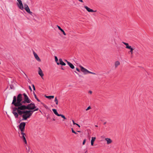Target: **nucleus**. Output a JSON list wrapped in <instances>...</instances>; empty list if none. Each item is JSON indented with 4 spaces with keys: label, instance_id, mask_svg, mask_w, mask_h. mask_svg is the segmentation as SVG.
I'll return each instance as SVG.
<instances>
[{
    "label": "nucleus",
    "instance_id": "f257e3e1",
    "mask_svg": "<svg viewBox=\"0 0 153 153\" xmlns=\"http://www.w3.org/2000/svg\"><path fill=\"white\" fill-rule=\"evenodd\" d=\"M22 100V94H19L17 97L14 96L13 98V100L12 102V104L13 105L16 107L13 108L12 113L14 114L16 118H17L19 114V112L23 110L21 109L22 106V103L21 101Z\"/></svg>",
    "mask_w": 153,
    "mask_h": 153
},
{
    "label": "nucleus",
    "instance_id": "f03ea898",
    "mask_svg": "<svg viewBox=\"0 0 153 153\" xmlns=\"http://www.w3.org/2000/svg\"><path fill=\"white\" fill-rule=\"evenodd\" d=\"M33 112V111L23 110L21 111H19V115L22 116V120H26L30 117Z\"/></svg>",
    "mask_w": 153,
    "mask_h": 153
},
{
    "label": "nucleus",
    "instance_id": "7ed1b4c3",
    "mask_svg": "<svg viewBox=\"0 0 153 153\" xmlns=\"http://www.w3.org/2000/svg\"><path fill=\"white\" fill-rule=\"evenodd\" d=\"M18 7L19 9L21 10H23L24 8L25 11L30 15L33 16L35 14L30 11V10L28 6L26 4H24V7L23 6L22 2L18 3L17 4Z\"/></svg>",
    "mask_w": 153,
    "mask_h": 153
},
{
    "label": "nucleus",
    "instance_id": "20e7f679",
    "mask_svg": "<svg viewBox=\"0 0 153 153\" xmlns=\"http://www.w3.org/2000/svg\"><path fill=\"white\" fill-rule=\"evenodd\" d=\"M21 109H23V110H25L26 109L28 110H33L36 108L35 105L34 103H31L30 104H28L27 105H22V106Z\"/></svg>",
    "mask_w": 153,
    "mask_h": 153
},
{
    "label": "nucleus",
    "instance_id": "39448f33",
    "mask_svg": "<svg viewBox=\"0 0 153 153\" xmlns=\"http://www.w3.org/2000/svg\"><path fill=\"white\" fill-rule=\"evenodd\" d=\"M24 98V100L21 101V102L22 103V105H23V103H30L31 102V100L29 99L27 95L25 94L24 93L23 94Z\"/></svg>",
    "mask_w": 153,
    "mask_h": 153
},
{
    "label": "nucleus",
    "instance_id": "423d86ee",
    "mask_svg": "<svg viewBox=\"0 0 153 153\" xmlns=\"http://www.w3.org/2000/svg\"><path fill=\"white\" fill-rule=\"evenodd\" d=\"M80 67L81 68V71L82 72H83L84 73V74H87V73L92 74L94 75L96 74L95 73L92 72L88 71L87 69L84 68L83 67L81 66H80Z\"/></svg>",
    "mask_w": 153,
    "mask_h": 153
},
{
    "label": "nucleus",
    "instance_id": "0eeeda50",
    "mask_svg": "<svg viewBox=\"0 0 153 153\" xmlns=\"http://www.w3.org/2000/svg\"><path fill=\"white\" fill-rule=\"evenodd\" d=\"M52 111H53L54 114L57 116L61 117L62 118H63L64 120H66V118L63 114H58L57 112V111L56 110V109H53Z\"/></svg>",
    "mask_w": 153,
    "mask_h": 153
},
{
    "label": "nucleus",
    "instance_id": "6e6552de",
    "mask_svg": "<svg viewBox=\"0 0 153 153\" xmlns=\"http://www.w3.org/2000/svg\"><path fill=\"white\" fill-rule=\"evenodd\" d=\"M26 123L25 122H22L19 124V128L20 129L21 132H24L25 128Z\"/></svg>",
    "mask_w": 153,
    "mask_h": 153
},
{
    "label": "nucleus",
    "instance_id": "1a4fd4ad",
    "mask_svg": "<svg viewBox=\"0 0 153 153\" xmlns=\"http://www.w3.org/2000/svg\"><path fill=\"white\" fill-rule=\"evenodd\" d=\"M25 134L24 133V132H21V136L20 137L22 139L23 142L25 143V144H27V142L25 138Z\"/></svg>",
    "mask_w": 153,
    "mask_h": 153
},
{
    "label": "nucleus",
    "instance_id": "9d476101",
    "mask_svg": "<svg viewBox=\"0 0 153 153\" xmlns=\"http://www.w3.org/2000/svg\"><path fill=\"white\" fill-rule=\"evenodd\" d=\"M33 54L36 59L38 62H40L41 60L37 53L34 51H33Z\"/></svg>",
    "mask_w": 153,
    "mask_h": 153
},
{
    "label": "nucleus",
    "instance_id": "9b49d317",
    "mask_svg": "<svg viewBox=\"0 0 153 153\" xmlns=\"http://www.w3.org/2000/svg\"><path fill=\"white\" fill-rule=\"evenodd\" d=\"M84 8L86 9L87 11L88 12H96L97 10H94L92 9H90L87 6H84Z\"/></svg>",
    "mask_w": 153,
    "mask_h": 153
},
{
    "label": "nucleus",
    "instance_id": "f8f14e48",
    "mask_svg": "<svg viewBox=\"0 0 153 153\" xmlns=\"http://www.w3.org/2000/svg\"><path fill=\"white\" fill-rule=\"evenodd\" d=\"M105 140L107 144H111L112 142V140L110 138H105Z\"/></svg>",
    "mask_w": 153,
    "mask_h": 153
},
{
    "label": "nucleus",
    "instance_id": "ddd939ff",
    "mask_svg": "<svg viewBox=\"0 0 153 153\" xmlns=\"http://www.w3.org/2000/svg\"><path fill=\"white\" fill-rule=\"evenodd\" d=\"M59 61L60 62L59 63V62H57V65H59V64H60L61 65H66V64L65 63H64L62 61V59H59Z\"/></svg>",
    "mask_w": 153,
    "mask_h": 153
},
{
    "label": "nucleus",
    "instance_id": "4468645a",
    "mask_svg": "<svg viewBox=\"0 0 153 153\" xmlns=\"http://www.w3.org/2000/svg\"><path fill=\"white\" fill-rule=\"evenodd\" d=\"M128 49L130 50V51L128 52V53H130L131 54V56L132 57L133 56V51L134 50V49L131 47Z\"/></svg>",
    "mask_w": 153,
    "mask_h": 153
},
{
    "label": "nucleus",
    "instance_id": "2eb2a0df",
    "mask_svg": "<svg viewBox=\"0 0 153 153\" xmlns=\"http://www.w3.org/2000/svg\"><path fill=\"white\" fill-rule=\"evenodd\" d=\"M39 72H38L39 74L40 75V76L41 77H42L44 76V74L43 73V72L40 68L39 67Z\"/></svg>",
    "mask_w": 153,
    "mask_h": 153
},
{
    "label": "nucleus",
    "instance_id": "dca6fc26",
    "mask_svg": "<svg viewBox=\"0 0 153 153\" xmlns=\"http://www.w3.org/2000/svg\"><path fill=\"white\" fill-rule=\"evenodd\" d=\"M122 43H123L125 45H126V48L127 49H128L130 47H131V46H130L128 43H126L124 42H122Z\"/></svg>",
    "mask_w": 153,
    "mask_h": 153
},
{
    "label": "nucleus",
    "instance_id": "f3484780",
    "mask_svg": "<svg viewBox=\"0 0 153 153\" xmlns=\"http://www.w3.org/2000/svg\"><path fill=\"white\" fill-rule=\"evenodd\" d=\"M68 64L71 68L73 69L74 68V65L71 62H68Z\"/></svg>",
    "mask_w": 153,
    "mask_h": 153
},
{
    "label": "nucleus",
    "instance_id": "a211bd4d",
    "mask_svg": "<svg viewBox=\"0 0 153 153\" xmlns=\"http://www.w3.org/2000/svg\"><path fill=\"white\" fill-rule=\"evenodd\" d=\"M95 139H96L95 137H92L91 140V146H93V145L94 142V141Z\"/></svg>",
    "mask_w": 153,
    "mask_h": 153
},
{
    "label": "nucleus",
    "instance_id": "6ab92c4d",
    "mask_svg": "<svg viewBox=\"0 0 153 153\" xmlns=\"http://www.w3.org/2000/svg\"><path fill=\"white\" fill-rule=\"evenodd\" d=\"M120 65V62L118 61H116L114 63V66L115 68H116Z\"/></svg>",
    "mask_w": 153,
    "mask_h": 153
},
{
    "label": "nucleus",
    "instance_id": "aec40b11",
    "mask_svg": "<svg viewBox=\"0 0 153 153\" xmlns=\"http://www.w3.org/2000/svg\"><path fill=\"white\" fill-rule=\"evenodd\" d=\"M45 97L46 98H48L50 99H51L52 98L53 99V98H54V96H45Z\"/></svg>",
    "mask_w": 153,
    "mask_h": 153
},
{
    "label": "nucleus",
    "instance_id": "412c9836",
    "mask_svg": "<svg viewBox=\"0 0 153 153\" xmlns=\"http://www.w3.org/2000/svg\"><path fill=\"white\" fill-rule=\"evenodd\" d=\"M33 94H34V95L35 98L36 99V100L40 102V100L37 98L36 94H35V93L34 92H33Z\"/></svg>",
    "mask_w": 153,
    "mask_h": 153
},
{
    "label": "nucleus",
    "instance_id": "4be33fe9",
    "mask_svg": "<svg viewBox=\"0 0 153 153\" xmlns=\"http://www.w3.org/2000/svg\"><path fill=\"white\" fill-rule=\"evenodd\" d=\"M54 102L57 105L58 104V101L56 97L55 98Z\"/></svg>",
    "mask_w": 153,
    "mask_h": 153
},
{
    "label": "nucleus",
    "instance_id": "5701e85b",
    "mask_svg": "<svg viewBox=\"0 0 153 153\" xmlns=\"http://www.w3.org/2000/svg\"><path fill=\"white\" fill-rule=\"evenodd\" d=\"M43 105L44 107L45 108H46V109H49L47 105H45L44 104H43Z\"/></svg>",
    "mask_w": 153,
    "mask_h": 153
},
{
    "label": "nucleus",
    "instance_id": "b1692460",
    "mask_svg": "<svg viewBox=\"0 0 153 153\" xmlns=\"http://www.w3.org/2000/svg\"><path fill=\"white\" fill-rule=\"evenodd\" d=\"M55 61L56 62V63H57V62H58V59L57 57V56H55Z\"/></svg>",
    "mask_w": 153,
    "mask_h": 153
},
{
    "label": "nucleus",
    "instance_id": "393cba45",
    "mask_svg": "<svg viewBox=\"0 0 153 153\" xmlns=\"http://www.w3.org/2000/svg\"><path fill=\"white\" fill-rule=\"evenodd\" d=\"M61 31L62 32L64 35L65 36L66 35V33H65V32L64 30L62 29V30H61Z\"/></svg>",
    "mask_w": 153,
    "mask_h": 153
},
{
    "label": "nucleus",
    "instance_id": "a878e982",
    "mask_svg": "<svg viewBox=\"0 0 153 153\" xmlns=\"http://www.w3.org/2000/svg\"><path fill=\"white\" fill-rule=\"evenodd\" d=\"M72 131L73 133H74L76 134H77L73 130V128H72Z\"/></svg>",
    "mask_w": 153,
    "mask_h": 153
},
{
    "label": "nucleus",
    "instance_id": "bb28decb",
    "mask_svg": "<svg viewBox=\"0 0 153 153\" xmlns=\"http://www.w3.org/2000/svg\"><path fill=\"white\" fill-rule=\"evenodd\" d=\"M57 27L59 29V30H60V31L61 30H62V29L58 25H57Z\"/></svg>",
    "mask_w": 153,
    "mask_h": 153
},
{
    "label": "nucleus",
    "instance_id": "cd10ccee",
    "mask_svg": "<svg viewBox=\"0 0 153 153\" xmlns=\"http://www.w3.org/2000/svg\"><path fill=\"white\" fill-rule=\"evenodd\" d=\"M85 142H86V139H84L83 141V143H82V144L83 145H84L85 144Z\"/></svg>",
    "mask_w": 153,
    "mask_h": 153
},
{
    "label": "nucleus",
    "instance_id": "c85d7f7f",
    "mask_svg": "<svg viewBox=\"0 0 153 153\" xmlns=\"http://www.w3.org/2000/svg\"><path fill=\"white\" fill-rule=\"evenodd\" d=\"M91 108V107H90V106H89V107H88V108L86 109V111H87L90 109Z\"/></svg>",
    "mask_w": 153,
    "mask_h": 153
},
{
    "label": "nucleus",
    "instance_id": "c756f323",
    "mask_svg": "<svg viewBox=\"0 0 153 153\" xmlns=\"http://www.w3.org/2000/svg\"><path fill=\"white\" fill-rule=\"evenodd\" d=\"M32 86L33 87V90L34 91L35 90V86H34V85L33 84L32 85Z\"/></svg>",
    "mask_w": 153,
    "mask_h": 153
},
{
    "label": "nucleus",
    "instance_id": "7c9ffc66",
    "mask_svg": "<svg viewBox=\"0 0 153 153\" xmlns=\"http://www.w3.org/2000/svg\"><path fill=\"white\" fill-rule=\"evenodd\" d=\"M39 110V108H36L35 110H33V112L34 111H38V110Z\"/></svg>",
    "mask_w": 153,
    "mask_h": 153
},
{
    "label": "nucleus",
    "instance_id": "2f4dec72",
    "mask_svg": "<svg viewBox=\"0 0 153 153\" xmlns=\"http://www.w3.org/2000/svg\"><path fill=\"white\" fill-rule=\"evenodd\" d=\"M76 70L77 71H78V72H80V70H79L78 68H76Z\"/></svg>",
    "mask_w": 153,
    "mask_h": 153
},
{
    "label": "nucleus",
    "instance_id": "473e14b6",
    "mask_svg": "<svg viewBox=\"0 0 153 153\" xmlns=\"http://www.w3.org/2000/svg\"><path fill=\"white\" fill-rule=\"evenodd\" d=\"M72 122L73 123V124L74 125H76V123H75L74 121V120H72Z\"/></svg>",
    "mask_w": 153,
    "mask_h": 153
},
{
    "label": "nucleus",
    "instance_id": "72a5a7b5",
    "mask_svg": "<svg viewBox=\"0 0 153 153\" xmlns=\"http://www.w3.org/2000/svg\"><path fill=\"white\" fill-rule=\"evenodd\" d=\"M78 1L81 2H82V3L83 2V1L82 0H78Z\"/></svg>",
    "mask_w": 153,
    "mask_h": 153
},
{
    "label": "nucleus",
    "instance_id": "f704fd0d",
    "mask_svg": "<svg viewBox=\"0 0 153 153\" xmlns=\"http://www.w3.org/2000/svg\"><path fill=\"white\" fill-rule=\"evenodd\" d=\"M88 93H90V94H91L92 93V91H88Z\"/></svg>",
    "mask_w": 153,
    "mask_h": 153
},
{
    "label": "nucleus",
    "instance_id": "c9c22d12",
    "mask_svg": "<svg viewBox=\"0 0 153 153\" xmlns=\"http://www.w3.org/2000/svg\"><path fill=\"white\" fill-rule=\"evenodd\" d=\"M18 2V3L22 2V1L21 0H17Z\"/></svg>",
    "mask_w": 153,
    "mask_h": 153
},
{
    "label": "nucleus",
    "instance_id": "e433bc0d",
    "mask_svg": "<svg viewBox=\"0 0 153 153\" xmlns=\"http://www.w3.org/2000/svg\"><path fill=\"white\" fill-rule=\"evenodd\" d=\"M29 89H30V91H32V89H31V87H30V86H29Z\"/></svg>",
    "mask_w": 153,
    "mask_h": 153
},
{
    "label": "nucleus",
    "instance_id": "4c0bfd02",
    "mask_svg": "<svg viewBox=\"0 0 153 153\" xmlns=\"http://www.w3.org/2000/svg\"><path fill=\"white\" fill-rule=\"evenodd\" d=\"M76 125H77V126H78V127H79H79H80V125H79L78 124H77V123H76Z\"/></svg>",
    "mask_w": 153,
    "mask_h": 153
},
{
    "label": "nucleus",
    "instance_id": "58836bf2",
    "mask_svg": "<svg viewBox=\"0 0 153 153\" xmlns=\"http://www.w3.org/2000/svg\"><path fill=\"white\" fill-rule=\"evenodd\" d=\"M65 62H67V64H68V62H69L68 61L66 60H65Z\"/></svg>",
    "mask_w": 153,
    "mask_h": 153
},
{
    "label": "nucleus",
    "instance_id": "ea45409f",
    "mask_svg": "<svg viewBox=\"0 0 153 153\" xmlns=\"http://www.w3.org/2000/svg\"><path fill=\"white\" fill-rule=\"evenodd\" d=\"M61 69L62 70H64V69L62 67L61 68Z\"/></svg>",
    "mask_w": 153,
    "mask_h": 153
},
{
    "label": "nucleus",
    "instance_id": "a19ab883",
    "mask_svg": "<svg viewBox=\"0 0 153 153\" xmlns=\"http://www.w3.org/2000/svg\"><path fill=\"white\" fill-rule=\"evenodd\" d=\"M24 74H25V76H26L27 77V75L25 74V73H24Z\"/></svg>",
    "mask_w": 153,
    "mask_h": 153
},
{
    "label": "nucleus",
    "instance_id": "79ce46f5",
    "mask_svg": "<svg viewBox=\"0 0 153 153\" xmlns=\"http://www.w3.org/2000/svg\"><path fill=\"white\" fill-rule=\"evenodd\" d=\"M77 131L78 132H81V131Z\"/></svg>",
    "mask_w": 153,
    "mask_h": 153
},
{
    "label": "nucleus",
    "instance_id": "37998d69",
    "mask_svg": "<svg viewBox=\"0 0 153 153\" xmlns=\"http://www.w3.org/2000/svg\"><path fill=\"white\" fill-rule=\"evenodd\" d=\"M95 126L96 127H98L97 125H95Z\"/></svg>",
    "mask_w": 153,
    "mask_h": 153
},
{
    "label": "nucleus",
    "instance_id": "c03bdc74",
    "mask_svg": "<svg viewBox=\"0 0 153 153\" xmlns=\"http://www.w3.org/2000/svg\"><path fill=\"white\" fill-rule=\"evenodd\" d=\"M53 120H54V121H55V119H53Z\"/></svg>",
    "mask_w": 153,
    "mask_h": 153
},
{
    "label": "nucleus",
    "instance_id": "a18cd8bd",
    "mask_svg": "<svg viewBox=\"0 0 153 153\" xmlns=\"http://www.w3.org/2000/svg\"><path fill=\"white\" fill-rule=\"evenodd\" d=\"M105 123H104V124H105Z\"/></svg>",
    "mask_w": 153,
    "mask_h": 153
},
{
    "label": "nucleus",
    "instance_id": "49530a36",
    "mask_svg": "<svg viewBox=\"0 0 153 153\" xmlns=\"http://www.w3.org/2000/svg\"><path fill=\"white\" fill-rule=\"evenodd\" d=\"M1 64V63L0 62V65Z\"/></svg>",
    "mask_w": 153,
    "mask_h": 153
}]
</instances>
